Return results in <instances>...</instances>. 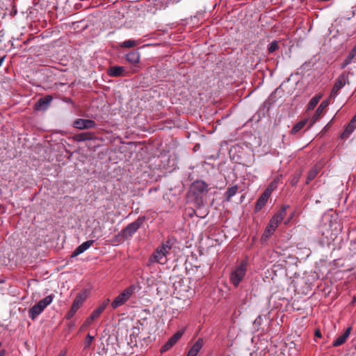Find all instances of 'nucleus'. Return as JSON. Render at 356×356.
I'll return each instance as SVG.
<instances>
[{
  "label": "nucleus",
  "mask_w": 356,
  "mask_h": 356,
  "mask_svg": "<svg viewBox=\"0 0 356 356\" xmlns=\"http://www.w3.org/2000/svg\"><path fill=\"white\" fill-rule=\"evenodd\" d=\"M204 346V340L202 338H199L193 346L189 350L188 355V356H197L200 350Z\"/></svg>",
  "instance_id": "16"
},
{
  "label": "nucleus",
  "mask_w": 356,
  "mask_h": 356,
  "mask_svg": "<svg viewBox=\"0 0 356 356\" xmlns=\"http://www.w3.org/2000/svg\"><path fill=\"white\" fill-rule=\"evenodd\" d=\"M95 126L96 122L92 120L79 118L73 122V127L79 129H89Z\"/></svg>",
  "instance_id": "7"
},
{
  "label": "nucleus",
  "mask_w": 356,
  "mask_h": 356,
  "mask_svg": "<svg viewBox=\"0 0 356 356\" xmlns=\"http://www.w3.org/2000/svg\"><path fill=\"white\" fill-rule=\"evenodd\" d=\"M125 58L127 62L135 65L139 63L140 55L139 52L134 51L127 54Z\"/></svg>",
  "instance_id": "19"
},
{
  "label": "nucleus",
  "mask_w": 356,
  "mask_h": 356,
  "mask_svg": "<svg viewBox=\"0 0 356 356\" xmlns=\"http://www.w3.org/2000/svg\"><path fill=\"white\" fill-rule=\"evenodd\" d=\"M351 120H353L355 122H356V115L353 117V118Z\"/></svg>",
  "instance_id": "38"
},
{
  "label": "nucleus",
  "mask_w": 356,
  "mask_h": 356,
  "mask_svg": "<svg viewBox=\"0 0 356 356\" xmlns=\"http://www.w3.org/2000/svg\"><path fill=\"white\" fill-rule=\"evenodd\" d=\"M76 312H75L74 310H72V309L70 308V311L68 312V313L66 315V318L68 320L72 318Z\"/></svg>",
  "instance_id": "34"
},
{
  "label": "nucleus",
  "mask_w": 356,
  "mask_h": 356,
  "mask_svg": "<svg viewBox=\"0 0 356 356\" xmlns=\"http://www.w3.org/2000/svg\"><path fill=\"white\" fill-rule=\"evenodd\" d=\"M137 288L138 286L136 285L131 284L123 290L112 302V308L116 309L125 304L136 292Z\"/></svg>",
  "instance_id": "4"
},
{
  "label": "nucleus",
  "mask_w": 356,
  "mask_h": 356,
  "mask_svg": "<svg viewBox=\"0 0 356 356\" xmlns=\"http://www.w3.org/2000/svg\"><path fill=\"white\" fill-rule=\"evenodd\" d=\"M270 195L268 191H264L261 196L258 198L255 205L256 211H260L266 204L268 199Z\"/></svg>",
  "instance_id": "15"
},
{
  "label": "nucleus",
  "mask_w": 356,
  "mask_h": 356,
  "mask_svg": "<svg viewBox=\"0 0 356 356\" xmlns=\"http://www.w3.org/2000/svg\"><path fill=\"white\" fill-rule=\"evenodd\" d=\"M238 191L237 186H234L232 187H229L227 188V191L225 192V196L227 200L229 201L230 199L236 195V192Z\"/></svg>",
  "instance_id": "29"
},
{
  "label": "nucleus",
  "mask_w": 356,
  "mask_h": 356,
  "mask_svg": "<svg viewBox=\"0 0 356 356\" xmlns=\"http://www.w3.org/2000/svg\"><path fill=\"white\" fill-rule=\"evenodd\" d=\"M54 298V295L51 294L34 305L29 310V317L31 320H35L40 314H42L44 309L52 302Z\"/></svg>",
  "instance_id": "2"
},
{
  "label": "nucleus",
  "mask_w": 356,
  "mask_h": 356,
  "mask_svg": "<svg viewBox=\"0 0 356 356\" xmlns=\"http://www.w3.org/2000/svg\"><path fill=\"white\" fill-rule=\"evenodd\" d=\"M145 220V217H139L134 222L129 224L126 227H124L121 234L122 236L127 239L131 237L137 232V230L140 227Z\"/></svg>",
  "instance_id": "5"
},
{
  "label": "nucleus",
  "mask_w": 356,
  "mask_h": 356,
  "mask_svg": "<svg viewBox=\"0 0 356 356\" xmlns=\"http://www.w3.org/2000/svg\"><path fill=\"white\" fill-rule=\"evenodd\" d=\"M351 330H352L351 327H348L346 329V330L345 331V332L342 335L339 336L333 342V346L337 347V346H339L343 344L346 341L347 339L349 337Z\"/></svg>",
  "instance_id": "18"
},
{
  "label": "nucleus",
  "mask_w": 356,
  "mask_h": 356,
  "mask_svg": "<svg viewBox=\"0 0 356 356\" xmlns=\"http://www.w3.org/2000/svg\"><path fill=\"white\" fill-rule=\"evenodd\" d=\"M95 319L90 315L86 320V321L84 322L83 325H82V328L83 327H88L89 325H90L92 324V323L93 322V321H95Z\"/></svg>",
  "instance_id": "32"
},
{
  "label": "nucleus",
  "mask_w": 356,
  "mask_h": 356,
  "mask_svg": "<svg viewBox=\"0 0 356 356\" xmlns=\"http://www.w3.org/2000/svg\"><path fill=\"white\" fill-rule=\"evenodd\" d=\"M172 243L170 240L161 243L152 252L148 260V266L156 263L165 265L168 261V255L172 249Z\"/></svg>",
  "instance_id": "1"
},
{
  "label": "nucleus",
  "mask_w": 356,
  "mask_h": 356,
  "mask_svg": "<svg viewBox=\"0 0 356 356\" xmlns=\"http://www.w3.org/2000/svg\"><path fill=\"white\" fill-rule=\"evenodd\" d=\"M75 138L77 141H86L92 140L93 138V134L90 132L81 133L76 135Z\"/></svg>",
  "instance_id": "24"
},
{
  "label": "nucleus",
  "mask_w": 356,
  "mask_h": 356,
  "mask_svg": "<svg viewBox=\"0 0 356 356\" xmlns=\"http://www.w3.org/2000/svg\"><path fill=\"white\" fill-rule=\"evenodd\" d=\"M278 225H277V223L274 222L270 220L265 229V231L261 237V240L263 241H266L275 232Z\"/></svg>",
  "instance_id": "11"
},
{
  "label": "nucleus",
  "mask_w": 356,
  "mask_h": 356,
  "mask_svg": "<svg viewBox=\"0 0 356 356\" xmlns=\"http://www.w3.org/2000/svg\"><path fill=\"white\" fill-rule=\"evenodd\" d=\"M289 208L288 205H283L280 209L270 219L274 222L280 225L286 214V209Z\"/></svg>",
  "instance_id": "14"
},
{
  "label": "nucleus",
  "mask_w": 356,
  "mask_h": 356,
  "mask_svg": "<svg viewBox=\"0 0 356 356\" xmlns=\"http://www.w3.org/2000/svg\"><path fill=\"white\" fill-rule=\"evenodd\" d=\"M94 337L91 336L90 334H88L84 341V348H88L92 344Z\"/></svg>",
  "instance_id": "30"
},
{
  "label": "nucleus",
  "mask_w": 356,
  "mask_h": 356,
  "mask_svg": "<svg viewBox=\"0 0 356 356\" xmlns=\"http://www.w3.org/2000/svg\"><path fill=\"white\" fill-rule=\"evenodd\" d=\"M307 120H302L296 124L291 129L292 134H297L306 124Z\"/></svg>",
  "instance_id": "28"
},
{
  "label": "nucleus",
  "mask_w": 356,
  "mask_h": 356,
  "mask_svg": "<svg viewBox=\"0 0 356 356\" xmlns=\"http://www.w3.org/2000/svg\"><path fill=\"white\" fill-rule=\"evenodd\" d=\"M191 191L197 197H202L203 194L207 193L208 185L203 181H196L191 186Z\"/></svg>",
  "instance_id": "6"
},
{
  "label": "nucleus",
  "mask_w": 356,
  "mask_h": 356,
  "mask_svg": "<svg viewBox=\"0 0 356 356\" xmlns=\"http://www.w3.org/2000/svg\"><path fill=\"white\" fill-rule=\"evenodd\" d=\"M87 298V295L86 292H80L77 294L75 299L73 301L71 309L77 312L78 309L81 307V306L83 304Z\"/></svg>",
  "instance_id": "12"
},
{
  "label": "nucleus",
  "mask_w": 356,
  "mask_h": 356,
  "mask_svg": "<svg viewBox=\"0 0 356 356\" xmlns=\"http://www.w3.org/2000/svg\"><path fill=\"white\" fill-rule=\"evenodd\" d=\"M58 356H65V353L61 352Z\"/></svg>",
  "instance_id": "37"
},
{
  "label": "nucleus",
  "mask_w": 356,
  "mask_h": 356,
  "mask_svg": "<svg viewBox=\"0 0 356 356\" xmlns=\"http://www.w3.org/2000/svg\"><path fill=\"white\" fill-rule=\"evenodd\" d=\"M110 302L109 299L105 300L96 309L93 311V312L91 314V316L97 319L100 316L102 313L104 311V309L108 306V303Z\"/></svg>",
  "instance_id": "20"
},
{
  "label": "nucleus",
  "mask_w": 356,
  "mask_h": 356,
  "mask_svg": "<svg viewBox=\"0 0 356 356\" xmlns=\"http://www.w3.org/2000/svg\"><path fill=\"white\" fill-rule=\"evenodd\" d=\"M94 242L95 241L93 240H89L86 242H83L74 250V251L72 254V257H75L82 254L86 250H87L90 247H91L93 245Z\"/></svg>",
  "instance_id": "13"
},
{
  "label": "nucleus",
  "mask_w": 356,
  "mask_h": 356,
  "mask_svg": "<svg viewBox=\"0 0 356 356\" xmlns=\"http://www.w3.org/2000/svg\"><path fill=\"white\" fill-rule=\"evenodd\" d=\"M247 272V262L242 261L232 270L229 276L230 282L234 287H237L243 280Z\"/></svg>",
  "instance_id": "3"
},
{
  "label": "nucleus",
  "mask_w": 356,
  "mask_h": 356,
  "mask_svg": "<svg viewBox=\"0 0 356 356\" xmlns=\"http://www.w3.org/2000/svg\"><path fill=\"white\" fill-rule=\"evenodd\" d=\"M278 49V44L277 41H273L268 45L269 53H273Z\"/></svg>",
  "instance_id": "31"
},
{
  "label": "nucleus",
  "mask_w": 356,
  "mask_h": 356,
  "mask_svg": "<svg viewBox=\"0 0 356 356\" xmlns=\"http://www.w3.org/2000/svg\"><path fill=\"white\" fill-rule=\"evenodd\" d=\"M297 182H298V179H293L291 180V184L292 185L296 184Z\"/></svg>",
  "instance_id": "35"
},
{
  "label": "nucleus",
  "mask_w": 356,
  "mask_h": 356,
  "mask_svg": "<svg viewBox=\"0 0 356 356\" xmlns=\"http://www.w3.org/2000/svg\"><path fill=\"white\" fill-rule=\"evenodd\" d=\"M356 56V44L353 47L351 51L349 53L348 56L346 58L344 61L341 65V68H345L347 65H348L353 60V59Z\"/></svg>",
  "instance_id": "21"
},
{
  "label": "nucleus",
  "mask_w": 356,
  "mask_h": 356,
  "mask_svg": "<svg viewBox=\"0 0 356 356\" xmlns=\"http://www.w3.org/2000/svg\"><path fill=\"white\" fill-rule=\"evenodd\" d=\"M321 95H317L312 97L307 105V110H313L321 99Z\"/></svg>",
  "instance_id": "25"
},
{
  "label": "nucleus",
  "mask_w": 356,
  "mask_h": 356,
  "mask_svg": "<svg viewBox=\"0 0 356 356\" xmlns=\"http://www.w3.org/2000/svg\"><path fill=\"white\" fill-rule=\"evenodd\" d=\"M3 60H4V57H2L1 58H0V66L2 65Z\"/></svg>",
  "instance_id": "36"
},
{
  "label": "nucleus",
  "mask_w": 356,
  "mask_h": 356,
  "mask_svg": "<svg viewBox=\"0 0 356 356\" xmlns=\"http://www.w3.org/2000/svg\"><path fill=\"white\" fill-rule=\"evenodd\" d=\"M319 168L317 166H314L312 168L307 175L306 184H308L312 180H313L318 175Z\"/></svg>",
  "instance_id": "26"
},
{
  "label": "nucleus",
  "mask_w": 356,
  "mask_h": 356,
  "mask_svg": "<svg viewBox=\"0 0 356 356\" xmlns=\"http://www.w3.org/2000/svg\"><path fill=\"white\" fill-rule=\"evenodd\" d=\"M53 98L51 95H46L40 98L35 104V110L45 111L50 105Z\"/></svg>",
  "instance_id": "10"
},
{
  "label": "nucleus",
  "mask_w": 356,
  "mask_h": 356,
  "mask_svg": "<svg viewBox=\"0 0 356 356\" xmlns=\"http://www.w3.org/2000/svg\"><path fill=\"white\" fill-rule=\"evenodd\" d=\"M328 104L329 102L327 100L323 101L321 103L314 115V118L316 120L321 116V115L322 114L325 108L328 106Z\"/></svg>",
  "instance_id": "27"
},
{
  "label": "nucleus",
  "mask_w": 356,
  "mask_h": 356,
  "mask_svg": "<svg viewBox=\"0 0 356 356\" xmlns=\"http://www.w3.org/2000/svg\"><path fill=\"white\" fill-rule=\"evenodd\" d=\"M356 128V122L351 120L349 124L346 127L344 131L341 134L342 138H348L350 134L353 132L355 129Z\"/></svg>",
  "instance_id": "22"
},
{
  "label": "nucleus",
  "mask_w": 356,
  "mask_h": 356,
  "mask_svg": "<svg viewBox=\"0 0 356 356\" xmlns=\"http://www.w3.org/2000/svg\"><path fill=\"white\" fill-rule=\"evenodd\" d=\"M140 44L138 40H128L120 44L121 48H131L138 46Z\"/></svg>",
  "instance_id": "23"
},
{
  "label": "nucleus",
  "mask_w": 356,
  "mask_h": 356,
  "mask_svg": "<svg viewBox=\"0 0 356 356\" xmlns=\"http://www.w3.org/2000/svg\"><path fill=\"white\" fill-rule=\"evenodd\" d=\"M347 76L345 74H341L337 79L330 94V98H335L337 95L339 90L342 88L346 83Z\"/></svg>",
  "instance_id": "8"
},
{
  "label": "nucleus",
  "mask_w": 356,
  "mask_h": 356,
  "mask_svg": "<svg viewBox=\"0 0 356 356\" xmlns=\"http://www.w3.org/2000/svg\"><path fill=\"white\" fill-rule=\"evenodd\" d=\"M124 70H125L124 67L113 66L108 70L107 74L109 76L111 77H118L124 74Z\"/></svg>",
  "instance_id": "17"
},
{
  "label": "nucleus",
  "mask_w": 356,
  "mask_h": 356,
  "mask_svg": "<svg viewBox=\"0 0 356 356\" xmlns=\"http://www.w3.org/2000/svg\"><path fill=\"white\" fill-rule=\"evenodd\" d=\"M277 187V181H273L270 184L268 188L265 191H268L269 194L271 195L272 191Z\"/></svg>",
  "instance_id": "33"
},
{
  "label": "nucleus",
  "mask_w": 356,
  "mask_h": 356,
  "mask_svg": "<svg viewBox=\"0 0 356 356\" xmlns=\"http://www.w3.org/2000/svg\"><path fill=\"white\" fill-rule=\"evenodd\" d=\"M184 334L183 330L177 331L175 334H173L168 341L161 347V352L163 353L169 349H170L182 337Z\"/></svg>",
  "instance_id": "9"
}]
</instances>
